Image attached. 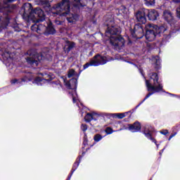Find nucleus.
Masks as SVG:
<instances>
[{
	"mask_svg": "<svg viewBox=\"0 0 180 180\" xmlns=\"http://www.w3.org/2000/svg\"><path fill=\"white\" fill-rule=\"evenodd\" d=\"M119 34H120V30L117 26L108 27L105 32V36L110 37V43L115 49H120L124 46V39Z\"/></svg>",
	"mask_w": 180,
	"mask_h": 180,
	"instance_id": "3",
	"label": "nucleus"
},
{
	"mask_svg": "<svg viewBox=\"0 0 180 180\" xmlns=\"http://www.w3.org/2000/svg\"><path fill=\"white\" fill-rule=\"evenodd\" d=\"M74 75H75V70H74V69L70 70L68 74V78H71L72 77H74Z\"/></svg>",
	"mask_w": 180,
	"mask_h": 180,
	"instance_id": "25",
	"label": "nucleus"
},
{
	"mask_svg": "<svg viewBox=\"0 0 180 180\" xmlns=\"http://www.w3.org/2000/svg\"><path fill=\"white\" fill-rule=\"evenodd\" d=\"M38 27L39 25L34 24L31 26V30H32V32H36L37 33H38Z\"/></svg>",
	"mask_w": 180,
	"mask_h": 180,
	"instance_id": "24",
	"label": "nucleus"
},
{
	"mask_svg": "<svg viewBox=\"0 0 180 180\" xmlns=\"http://www.w3.org/2000/svg\"><path fill=\"white\" fill-rule=\"evenodd\" d=\"M42 79H41V78H40V77H37V79H36V81H39V82H40V81H41Z\"/></svg>",
	"mask_w": 180,
	"mask_h": 180,
	"instance_id": "36",
	"label": "nucleus"
},
{
	"mask_svg": "<svg viewBox=\"0 0 180 180\" xmlns=\"http://www.w3.org/2000/svg\"><path fill=\"white\" fill-rule=\"evenodd\" d=\"M81 129L82 131H86L88 130V126L86 124H82Z\"/></svg>",
	"mask_w": 180,
	"mask_h": 180,
	"instance_id": "30",
	"label": "nucleus"
},
{
	"mask_svg": "<svg viewBox=\"0 0 180 180\" xmlns=\"http://www.w3.org/2000/svg\"><path fill=\"white\" fill-rule=\"evenodd\" d=\"M9 25V19L6 18L4 21H2V20H0V32L2 30V29L6 28V27Z\"/></svg>",
	"mask_w": 180,
	"mask_h": 180,
	"instance_id": "17",
	"label": "nucleus"
},
{
	"mask_svg": "<svg viewBox=\"0 0 180 180\" xmlns=\"http://www.w3.org/2000/svg\"><path fill=\"white\" fill-rule=\"evenodd\" d=\"M105 133L106 134H112V133H113V129L111 127H107L105 129Z\"/></svg>",
	"mask_w": 180,
	"mask_h": 180,
	"instance_id": "29",
	"label": "nucleus"
},
{
	"mask_svg": "<svg viewBox=\"0 0 180 180\" xmlns=\"http://www.w3.org/2000/svg\"><path fill=\"white\" fill-rule=\"evenodd\" d=\"M65 85L68 89H75L77 88V79H73L70 82H65Z\"/></svg>",
	"mask_w": 180,
	"mask_h": 180,
	"instance_id": "13",
	"label": "nucleus"
},
{
	"mask_svg": "<svg viewBox=\"0 0 180 180\" xmlns=\"http://www.w3.org/2000/svg\"><path fill=\"white\" fill-rule=\"evenodd\" d=\"M38 5H43L45 9L50 8V2H53V0H36Z\"/></svg>",
	"mask_w": 180,
	"mask_h": 180,
	"instance_id": "16",
	"label": "nucleus"
},
{
	"mask_svg": "<svg viewBox=\"0 0 180 180\" xmlns=\"http://www.w3.org/2000/svg\"><path fill=\"white\" fill-rule=\"evenodd\" d=\"M68 50L70 51V50H72V49H74L75 47V43L74 42H69L68 43Z\"/></svg>",
	"mask_w": 180,
	"mask_h": 180,
	"instance_id": "23",
	"label": "nucleus"
},
{
	"mask_svg": "<svg viewBox=\"0 0 180 180\" xmlns=\"http://www.w3.org/2000/svg\"><path fill=\"white\" fill-rule=\"evenodd\" d=\"M136 18L139 23L144 24L147 22V19L146 18V11L143 10H140L136 13Z\"/></svg>",
	"mask_w": 180,
	"mask_h": 180,
	"instance_id": "9",
	"label": "nucleus"
},
{
	"mask_svg": "<svg viewBox=\"0 0 180 180\" xmlns=\"http://www.w3.org/2000/svg\"><path fill=\"white\" fill-rule=\"evenodd\" d=\"M72 101H73V103H75L77 102H78V98H77V94H74L72 95Z\"/></svg>",
	"mask_w": 180,
	"mask_h": 180,
	"instance_id": "31",
	"label": "nucleus"
},
{
	"mask_svg": "<svg viewBox=\"0 0 180 180\" xmlns=\"http://www.w3.org/2000/svg\"><path fill=\"white\" fill-rule=\"evenodd\" d=\"M89 65H91V60H90L89 63H86V64L84 65V70H86V68H88V67H89Z\"/></svg>",
	"mask_w": 180,
	"mask_h": 180,
	"instance_id": "34",
	"label": "nucleus"
},
{
	"mask_svg": "<svg viewBox=\"0 0 180 180\" xmlns=\"http://www.w3.org/2000/svg\"><path fill=\"white\" fill-rule=\"evenodd\" d=\"M32 79V77H29V75L25 76L23 78H21L20 79H14L11 81V84H22V82H26V81H30Z\"/></svg>",
	"mask_w": 180,
	"mask_h": 180,
	"instance_id": "15",
	"label": "nucleus"
},
{
	"mask_svg": "<svg viewBox=\"0 0 180 180\" xmlns=\"http://www.w3.org/2000/svg\"><path fill=\"white\" fill-rule=\"evenodd\" d=\"M150 78L151 79H153V84H151L149 80H146V84L148 91L152 93L148 94L143 99V101L148 99L153 94H155V92H161V91H162V84L158 82V75H157V73H153Z\"/></svg>",
	"mask_w": 180,
	"mask_h": 180,
	"instance_id": "5",
	"label": "nucleus"
},
{
	"mask_svg": "<svg viewBox=\"0 0 180 180\" xmlns=\"http://www.w3.org/2000/svg\"><path fill=\"white\" fill-rule=\"evenodd\" d=\"M163 18L168 23H174V15H172V13L168 10H165L163 12Z\"/></svg>",
	"mask_w": 180,
	"mask_h": 180,
	"instance_id": "10",
	"label": "nucleus"
},
{
	"mask_svg": "<svg viewBox=\"0 0 180 180\" xmlns=\"http://www.w3.org/2000/svg\"><path fill=\"white\" fill-rule=\"evenodd\" d=\"M85 122H89L94 119V115L91 113H87L84 117Z\"/></svg>",
	"mask_w": 180,
	"mask_h": 180,
	"instance_id": "21",
	"label": "nucleus"
},
{
	"mask_svg": "<svg viewBox=\"0 0 180 180\" xmlns=\"http://www.w3.org/2000/svg\"><path fill=\"white\" fill-rule=\"evenodd\" d=\"M16 0H5L4 1V5L0 4V12H4V11H8L9 8V4H12V2H15Z\"/></svg>",
	"mask_w": 180,
	"mask_h": 180,
	"instance_id": "14",
	"label": "nucleus"
},
{
	"mask_svg": "<svg viewBox=\"0 0 180 180\" xmlns=\"http://www.w3.org/2000/svg\"><path fill=\"white\" fill-rule=\"evenodd\" d=\"M174 2H177V3L180 4V0H174Z\"/></svg>",
	"mask_w": 180,
	"mask_h": 180,
	"instance_id": "37",
	"label": "nucleus"
},
{
	"mask_svg": "<svg viewBox=\"0 0 180 180\" xmlns=\"http://www.w3.org/2000/svg\"><path fill=\"white\" fill-rule=\"evenodd\" d=\"M175 136H176V132L170 135V136L169 137V141L171 140V139H172V137H175Z\"/></svg>",
	"mask_w": 180,
	"mask_h": 180,
	"instance_id": "35",
	"label": "nucleus"
},
{
	"mask_svg": "<svg viewBox=\"0 0 180 180\" xmlns=\"http://www.w3.org/2000/svg\"><path fill=\"white\" fill-rule=\"evenodd\" d=\"M176 16L180 19V6L176 9Z\"/></svg>",
	"mask_w": 180,
	"mask_h": 180,
	"instance_id": "33",
	"label": "nucleus"
},
{
	"mask_svg": "<svg viewBox=\"0 0 180 180\" xmlns=\"http://www.w3.org/2000/svg\"><path fill=\"white\" fill-rule=\"evenodd\" d=\"M158 16H160V14L156 10L150 9L148 11V18L149 20H157Z\"/></svg>",
	"mask_w": 180,
	"mask_h": 180,
	"instance_id": "12",
	"label": "nucleus"
},
{
	"mask_svg": "<svg viewBox=\"0 0 180 180\" xmlns=\"http://www.w3.org/2000/svg\"><path fill=\"white\" fill-rule=\"evenodd\" d=\"M144 1L146 2V4L148 5V6L154 5V4H155V0H144Z\"/></svg>",
	"mask_w": 180,
	"mask_h": 180,
	"instance_id": "26",
	"label": "nucleus"
},
{
	"mask_svg": "<svg viewBox=\"0 0 180 180\" xmlns=\"http://www.w3.org/2000/svg\"><path fill=\"white\" fill-rule=\"evenodd\" d=\"M102 139H103L102 135H101L99 134H96L94 137V140L96 143H98V141H101V140H102Z\"/></svg>",
	"mask_w": 180,
	"mask_h": 180,
	"instance_id": "22",
	"label": "nucleus"
},
{
	"mask_svg": "<svg viewBox=\"0 0 180 180\" xmlns=\"http://www.w3.org/2000/svg\"><path fill=\"white\" fill-rule=\"evenodd\" d=\"M169 131L167 129H162L161 131H160V134H163L164 136H167V134H168Z\"/></svg>",
	"mask_w": 180,
	"mask_h": 180,
	"instance_id": "32",
	"label": "nucleus"
},
{
	"mask_svg": "<svg viewBox=\"0 0 180 180\" xmlns=\"http://www.w3.org/2000/svg\"><path fill=\"white\" fill-rule=\"evenodd\" d=\"M21 13H22V18L28 22H33V23H37L39 22H44L46 20V15L44 11L40 8H36L32 10V4L30 3H26L21 8Z\"/></svg>",
	"mask_w": 180,
	"mask_h": 180,
	"instance_id": "1",
	"label": "nucleus"
},
{
	"mask_svg": "<svg viewBox=\"0 0 180 180\" xmlns=\"http://www.w3.org/2000/svg\"><path fill=\"white\" fill-rule=\"evenodd\" d=\"M46 30H47L49 34H54V33H56V30L51 25H48V27H46Z\"/></svg>",
	"mask_w": 180,
	"mask_h": 180,
	"instance_id": "20",
	"label": "nucleus"
},
{
	"mask_svg": "<svg viewBox=\"0 0 180 180\" xmlns=\"http://www.w3.org/2000/svg\"><path fill=\"white\" fill-rule=\"evenodd\" d=\"M43 60V56L39 54H36L34 57H29L27 58V63L31 64V65H39V61Z\"/></svg>",
	"mask_w": 180,
	"mask_h": 180,
	"instance_id": "8",
	"label": "nucleus"
},
{
	"mask_svg": "<svg viewBox=\"0 0 180 180\" xmlns=\"http://www.w3.org/2000/svg\"><path fill=\"white\" fill-rule=\"evenodd\" d=\"M155 60V64L158 67H160V64H161V61L160 60V58L158 56L155 57L153 59Z\"/></svg>",
	"mask_w": 180,
	"mask_h": 180,
	"instance_id": "28",
	"label": "nucleus"
},
{
	"mask_svg": "<svg viewBox=\"0 0 180 180\" xmlns=\"http://www.w3.org/2000/svg\"><path fill=\"white\" fill-rule=\"evenodd\" d=\"M128 129L133 133H136L141 130V124L139 122H135L133 124H129Z\"/></svg>",
	"mask_w": 180,
	"mask_h": 180,
	"instance_id": "11",
	"label": "nucleus"
},
{
	"mask_svg": "<svg viewBox=\"0 0 180 180\" xmlns=\"http://www.w3.org/2000/svg\"><path fill=\"white\" fill-rule=\"evenodd\" d=\"M70 5L71 0H62L53 6V9L56 12L53 13L59 15V16H65L68 23H75L78 20V15L70 14Z\"/></svg>",
	"mask_w": 180,
	"mask_h": 180,
	"instance_id": "2",
	"label": "nucleus"
},
{
	"mask_svg": "<svg viewBox=\"0 0 180 180\" xmlns=\"http://www.w3.org/2000/svg\"><path fill=\"white\" fill-rule=\"evenodd\" d=\"M103 64H106V59L105 57L97 54L92 59H91V65H94V67H98V65H103Z\"/></svg>",
	"mask_w": 180,
	"mask_h": 180,
	"instance_id": "6",
	"label": "nucleus"
},
{
	"mask_svg": "<svg viewBox=\"0 0 180 180\" xmlns=\"http://www.w3.org/2000/svg\"><path fill=\"white\" fill-rule=\"evenodd\" d=\"M146 33L145 37L148 41H153L155 39V37L160 34V33H164L165 32V27L161 25L158 27L154 24L146 25Z\"/></svg>",
	"mask_w": 180,
	"mask_h": 180,
	"instance_id": "4",
	"label": "nucleus"
},
{
	"mask_svg": "<svg viewBox=\"0 0 180 180\" xmlns=\"http://www.w3.org/2000/svg\"><path fill=\"white\" fill-rule=\"evenodd\" d=\"M126 112L114 113L112 114V117H117V119H123L124 117H126Z\"/></svg>",
	"mask_w": 180,
	"mask_h": 180,
	"instance_id": "19",
	"label": "nucleus"
},
{
	"mask_svg": "<svg viewBox=\"0 0 180 180\" xmlns=\"http://www.w3.org/2000/svg\"><path fill=\"white\" fill-rule=\"evenodd\" d=\"M47 30V27L44 25H38V33L41 34V33H44V32Z\"/></svg>",
	"mask_w": 180,
	"mask_h": 180,
	"instance_id": "18",
	"label": "nucleus"
},
{
	"mask_svg": "<svg viewBox=\"0 0 180 180\" xmlns=\"http://www.w3.org/2000/svg\"><path fill=\"white\" fill-rule=\"evenodd\" d=\"M145 136L146 137H147L148 139H150V140H151L152 141H153V143H157L155 141V139L154 138L151 137V134H150V132L148 133H145Z\"/></svg>",
	"mask_w": 180,
	"mask_h": 180,
	"instance_id": "27",
	"label": "nucleus"
},
{
	"mask_svg": "<svg viewBox=\"0 0 180 180\" xmlns=\"http://www.w3.org/2000/svg\"><path fill=\"white\" fill-rule=\"evenodd\" d=\"M133 37H136V39H141L144 36V30L141 25H136L134 27V34H132Z\"/></svg>",
	"mask_w": 180,
	"mask_h": 180,
	"instance_id": "7",
	"label": "nucleus"
}]
</instances>
